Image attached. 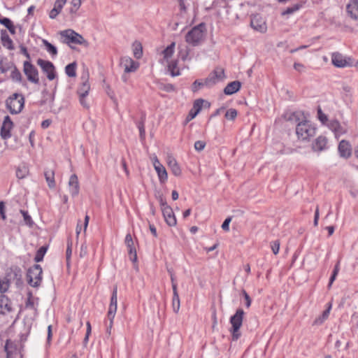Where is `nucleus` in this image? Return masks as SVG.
<instances>
[{
  "instance_id": "1",
  "label": "nucleus",
  "mask_w": 358,
  "mask_h": 358,
  "mask_svg": "<svg viewBox=\"0 0 358 358\" xmlns=\"http://www.w3.org/2000/svg\"><path fill=\"white\" fill-rule=\"evenodd\" d=\"M243 310L238 308L236 313L230 318L231 327L229 329V331L231 334V339L234 341H237L241 336L240 329L243 324Z\"/></svg>"
},
{
  "instance_id": "2",
  "label": "nucleus",
  "mask_w": 358,
  "mask_h": 358,
  "mask_svg": "<svg viewBox=\"0 0 358 358\" xmlns=\"http://www.w3.org/2000/svg\"><path fill=\"white\" fill-rule=\"evenodd\" d=\"M24 105V96L18 93H14L6 101V106L11 114L20 113Z\"/></svg>"
},
{
  "instance_id": "3",
  "label": "nucleus",
  "mask_w": 358,
  "mask_h": 358,
  "mask_svg": "<svg viewBox=\"0 0 358 358\" xmlns=\"http://www.w3.org/2000/svg\"><path fill=\"white\" fill-rule=\"evenodd\" d=\"M61 36L64 38L63 43L69 45L71 48V43L77 45H88L87 41L78 33L72 29H66L60 32Z\"/></svg>"
},
{
  "instance_id": "4",
  "label": "nucleus",
  "mask_w": 358,
  "mask_h": 358,
  "mask_svg": "<svg viewBox=\"0 0 358 358\" xmlns=\"http://www.w3.org/2000/svg\"><path fill=\"white\" fill-rule=\"evenodd\" d=\"M296 133L299 138L308 140L315 134V128L308 121L299 122L296 128Z\"/></svg>"
},
{
  "instance_id": "5",
  "label": "nucleus",
  "mask_w": 358,
  "mask_h": 358,
  "mask_svg": "<svg viewBox=\"0 0 358 358\" xmlns=\"http://www.w3.org/2000/svg\"><path fill=\"white\" fill-rule=\"evenodd\" d=\"M204 25L200 24L192 28L186 35V41L193 45H198L203 38Z\"/></svg>"
},
{
  "instance_id": "6",
  "label": "nucleus",
  "mask_w": 358,
  "mask_h": 358,
  "mask_svg": "<svg viewBox=\"0 0 358 358\" xmlns=\"http://www.w3.org/2000/svg\"><path fill=\"white\" fill-rule=\"evenodd\" d=\"M23 72L27 76L28 81L35 85H38L39 74L38 71L30 62L25 61L23 63Z\"/></svg>"
},
{
  "instance_id": "7",
  "label": "nucleus",
  "mask_w": 358,
  "mask_h": 358,
  "mask_svg": "<svg viewBox=\"0 0 358 358\" xmlns=\"http://www.w3.org/2000/svg\"><path fill=\"white\" fill-rule=\"evenodd\" d=\"M42 268L40 265L35 264L28 270L27 278L29 284L32 287H37L42 280Z\"/></svg>"
},
{
  "instance_id": "8",
  "label": "nucleus",
  "mask_w": 358,
  "mask_h": 358,
  "mask_svg": "<svg viewBox=\"0 0 358 358\" xmlns=\"http://www.w3.org/2000/svg\"><path fill=\"white\" fill-rule=\"evenodd\" d=\"M37 64L41 68L43 72L46 74L49 80H52L56 78L55 67L51 62L38 59Z\"/></svg>"
},
{
  "instance_id": "9",
  "label": "nucleus",
  "mask_w": 358,
  "mask_h": 358,
  "mask_svg": "<svg viewBox=\"0 0 358 358\" xmlns=\"http://www.w3.org/2000/svg\"><path fill=\"white\" fill-rule=\"evenodd\" d=\"M224 78V69L216 68L214 71L205 79V85L207 87H212Z\"/></svg>"
},
{
  "instance_id": "10",
  "label": "nucleus",
  "mask_w": 358,
  "mask_h": 358,
  "mask_svg": "<svg viewBox=\"0 0 358 358\" xmlns=\"http://www.w3.org/2000/svg\"><path fill=\"white\" fill-rule=\"evenodd\" d=\"M120 65L124 68L125 73L134 72L139 66L138 62L134 61L131 57L127 56L121 58Z\"/></svg>"
},
{
  "instance_id": "11",
  "label": "nucleus",
  "mask_w": 358,
  "mask_h": 358,
  "mask_svg": "<svg viewBox=\"0 0 358 358\" xmlns=\"http://www.w3.org/2000/svg\"><path fill=\"white\" fill-rule=\"evenodd\" d=\"M250 24L255 30L261 33H264L267 29L264 19L257 14L252 17Z\"/></svg>"
},
{
  "instance_id": "12",
  "label": "nucleus",
  "mask_w": 358,
  "mask_h": 358,
  "mask_svg": "<svg viewBox=\"0 0 358 358\" xmlns=\"http://www.w3.org/2000/svg\"><path fill=\"white\" fill-rule=\"evenodd\" d=\"M332 64L338 68H343L351 65L350 59H347L339 52H334L331 55Z\"/></svg>"
},
{
  "instance_id": "13",
  "label": "nucleus",
  "mask_w": 358,
  "mask_h": 358,
  "mask_svg": "<svg viewBox=\"0 0 358 358\" xmlns=\"http://www.w3.org/2000/svg\"><path fill=\"white\" fill-rule=\"evenodd\" d=\"M13 127V123L8 115L4 117L1 129V136L3 139H8L11 136L10 131Z\"/></svg>"
},
{
  "instance_id": "14",
  "label": "nucleus",
  "mask_w": 358,
  "mask_h": 358,
  "mask_svg": "<svg viewBox=\"0 0 358 358\" xmlns=\"http://www.w3.org/2000/svg\"><path fill=\"white\" fill-rule=\"evenodd\" d=\"M346 13L350 19L358 22V0H350L347 3Z\"/></svg>"
},
{
  "instance_id": "15",
  "label": "nucleus",
  "mask_w": 358,
  "mask_h": 358,
  "mask_svg": "<svg viewBox=\"0 0 358 358\" xmlns=\"http://www.w3.org/2000/svg\"><path fill=\"white\" fill-rule=\"evenodd\" d=\"M328 127L334 132L336 138H338L347 132L346 127L341 124L337 120H331L329 123Z\"/></svg>"
},
{
  "instance_id": "16",
  "label": "nucleus",
  "mask_w": 358,
  "mask_h": 358,
  "mask_svg": "<svg viewBox=\"0 0 358 358\" xmlns=\"http://www.w3.org/2000/svg\"><path fill=\"white\" fill-rule=\"evenodd\" d=\"M166 164L171 169V173L177 177L182 175V170L176 159L172 155H168L166 157Z\"/></svg>"
},
{
  "instance_id": "17",
  "label": "nucleus",
  "mask_w": 358,
  "mask_h": 358,
  "mask_svg": "<svg viewBox=\"0 0 358 358\" xmlns=\"http://www.w3.org/2000/svg\"><path fill=\"white\" fill-rule=\"evenodd\" d=\"M90 90V85L88 83L87 80L83 81L81 86L79 87L78 90V93L80 96V103L85 108H88V105L86 103L85 98L88 94L89 91Z\"/></svg>"
},
{
  "instance_id": "18",
  "label": "nucleus",
  "mask_w": 358,
  "mask_h": 358,
  "mask_svg": "<svg viewBox=\"0 0 358 358\" xmlns=\"http://www.w3.org/2000/svg\"><path fill=\"white\" fill-rule=\"evenodd\" d=\"M162 213L169 226L173 227L176 224V218L170 206H166L164 208H162Z\"/></svg>"
},
{
  "instance_id": "19",
  "label": "nucleus",
  "mask_w": 358,
  "mask_h": 358,
  "mask_svg": "<svg viewBox=\"0 0 358 358\" xmlns=\"http://www.w3.org/2000/svg\"><path fill=\"white\" fill-rule=\"evenodd\" d=\"M204 100L199 99L194 101L193 108L190 110L188 115L186 117V122H189L192 119H194L197 114L200 112L202 108L203 103Z\"/></svg>"
},
{
  "instance_id": "20",
  "label": "nucleus",
  "mask_w": 358,
  "mask_h": 358,
  "mask_svg": "<svg viewBox=\"0 0 358 358\" xmlns=\"http://www.w3.org/2000/svg\"><path fill=\"white\" fill-rule=\"evenodd\" d=\"M12 311V305L10 299L5 295L0 296V314L6 315Z\"/></svg>"
},
{
  "instance_id": "21",
  "label": "nucleus",
  "mask_w": 358,
  "mask_h": 358,
  "mask_svg": "<svg viewBox=\"0 0 358 358\" xmlns=\"http://www.w3.org/2000/svg\"><path fill=\"white\" fill-rule=\"evenodd\" d=\"M327 145V138L325 136H320L312 144V148L315 152H320L325 150Z\"/></svg>"
},
{
  "instance_id": "22",
  "label": "nucleus",
  "mask_w": 358,
  "mask_h": 358,
  "mask_svg": "<svg viewBox=\"0 0 358 358\" xmlns=\"http://www.w3.org/2000/svg\"><path fill=\"white\" fill-rule=\"evenodd\" d=\"M69 187L72 196H76L78 194L80 187L78 176L76 174L71 176L69 181Z\"/></svg>"
},
{
  "instance_id": "23",
  "label": "nucleus",
  "mask_w": 358,
  "mask_h": 358,
  "mask_svg": "<svg viewBox=\"0 0 358 358\" xmlns=\"http://www.w3.org/2000/svg\"><path fill=\"white\" fill-rule=\"evenodd\" d=\"M338 152L341 157L344 158L349 157L352 153V149L350 143L347 141H341L338 145Z\"/></svg>"
},
{
  "instance_id": "24",
  "label": "nucleus",
  "mask_w": 358,
  "mask_h": 358,
  "mask_svg": "<svg viewBox=\"0 0 358 358\" xmlns=\"http://www.w3.org/2000/svg\"><path fill=\"white\" fill-rule=\"evenodd\" d=\"M66 1L67 0H56L54 8L50 10L49 14V17L51 19H55L60 13Z\"/></svg>"
},
{
  "instance_id": "25",
  "label": "nucleus",
  "mask_w": 358,
  "mask_h": 358,
  "mask_svg": "<svg viewBox=\"0 0 358 358\" xmlns=\"http://www.w3.org/2000/svg\"><path fill=\"white\" fill-rule=\"evenodd\" d=\"M241 86L239 81H233L229 83L224 89V93L227 95H231L238 92Z\"/></svg>"
},
{
  "instance_id": "26",
  "label": "nucleus",
  "mask_w": 358,
  "mask_h": 358,
  "mask_svg": "<svg viewBox=\"0 0 358 358\" xmlns=\"http://www.w3.org/2000/svg\"><path fill=\"white\" fill-rule=\"evenodd\" d=\"M1 41L2 45L7 48L8 50H13L14 46L13 45V41L10 39L9 36L8 35L6 31L2 30L1 33Z\"/></svg>"
},
{
  "instance_id": "27",
  "label": "nucleus",
  "mask_w": 358,
  "mask_h": 358,
  "mask_svg": "<svg viewBox=\"0 0 358 358\" xmlns=\"http://www.w3.org/2000/svg\"><path fill=\"white\" fill-rule=\"evenodd\" d=\"M159 180L161 183H164L167 181L168 179V173L164 166H159L158 169H155Z\"/></svg>"
},
{
  "instance_id": "28",
  "label": "nucleus",
  "mask_w": 358,
  "mask_h": 358,
  "mask_svg": "<svg viewBox=\"0 0 358 358\" xmlns=\"http://www.w3.org/2000/svg\"><path fill=\"white\" fill-rule=\"evenodd\" d=\"M45 180L50 188L55 187V173L52 170H48L45 172Z\"/></svg>"
},
{
  "instance_id": "29",
  "label": "nucleus",
  "mask_w": 358,
  "mask_h": 358,
  "mask_svg": "<svg viewBox=\"0 0 358 358\" xmlns=\"http://www.w3.org/2000/svg\"><path fill=\"white\" fill-rule=\"evenodd\" d=\"M10 78L13 81L21 82L22 76L20 71L13 65L11 68Z\"/></svg>"
},
{
  "instance_id": "30",
  "label": "nucleus",
  "mask_w": 358,
  "mask_h": 358,
  "mask_svg": "<svg viewBox=\"0 0 358 358\" xmlns=\"http://www.w3.org/2000/svg\"><path fill=\"white\" fill-rule=\"evenodd\" d=\"M168 63V71L170 72L172 76H176L180 74L179 69L177 67V62L171 61Z\"/></svg>"
},
{
  "instance_id": "31",
  "label": "nucleus",
  "mask_w": 358,
  "mask_h": 358,
  "mask_svg": "<svg viewBox=\"0 0 358 358\" xmlns=\"http://www.w3.org/2000/svg\"><path fill=\"white\" fill-rule=\"evenodd\" d=\"M174 48L175 43H172L163 51L164 59L166 60V62H169V59L173 56L174 53Z\"/></svg>"
},
{
  "instance_id": "32",
  "label": "nucleus",
  "mask_w": 358,
  "mask_h": 358,
  "mask_svg": "<svg viewBox=\"0 0 358 358\" xmlns=\"http://www.w3.org/2000/svg\"><path fill=\"white\" fill-rule=\"evenodd\" d=\"M82 4L81 0H71L70 2L69 12L71 14H76Z\"/></svg>"
},
{
  "instance_id": "33",
  "label": "nucleus",
  "mask_w": 358,
  "mask_h": 358,
  "mask_svg": "<svg viewBox=\"0 0 358 358\" xmlns=\"http://www.w3.org/2000/svg\"><path fill=\"white\" fill-rule=\"evenodd\" d=\"M117 311V306H110L108 312V317L110 320V329L113 327V320Z\"/></svg>"
},
{
  "instance_id": "34",
  "label": "nucleus",
  "mask_w": 358,
  "mask_h": 358,
  "mask_svg": "<svg viewBox=\"0 0 358 358\" xmlns=\"http://www.w3.org/2000/svg\"><path fill=\"white\" fill-rule=\"evenodd\" d=\"M43 42V44L45 45V47L46 48V50L48 52H50L51 55H52L53 56H55L57 55V48L55 46H54L52 44H51L50 43H49L47 40L45 39H43L42 41Z\"/></svg>"
},
{
  "instance_id": "35",
  "label": "nucleus",
  "mask_w": 358,
  "mask_h": 358,
  "mask_svg": "<svg viewBox=\"0 0 358 358\" xmlns=\"http://www.w3.org/2000/svg\"><path fill=\"white\" fill-rule=\"evenodd\" d=\"M125 244L127 245V247L129 250V255H131L133 253L134 250H136L134 247V241L132 239V237L131 234H127L125 237Z\"/></svg>"
},
{
  "instance_id": "36",
  "label": "nucleus",
  "mask_w": 358,
  "mask_h": 358,
  "mask_svg": "<svg viewBox=\"0 0 358 358\" xmlns=\"http://www.w3.org/2000/svg\"><path fill=\"white\" fill-rule=\"evenodd\" d=\"M76 64L75 62L68 64L65 68V72L69 77H75Z\"/></svg>"
},
{
  "instance_id": "37",
  "label": "nucleus",
  "mask_w": 358,
  "mask_h": 358,
  "mask_svg": "<svg viewBox=\"0 0 358 358\" xmlns=\"http://www.w3.org/2000/svg\"><path fill=\"white\" fill-rule=\"evenodd\" d=\"M301 6L302 5L300 3H296L290 7H288L286 10H285L282 13V15H291V14L294 13V12L297 11L298 10H299V8L301 7Z\"/></svg>"
},
{
  "instance_id": "38",
  "label": "nucleus",
  "mask_w": 358,
  "mask_h": 358,
  "mask_svg": "<svg viewBox=\"0 0 358 358\" xmlns=\"http://www.w3.org/2000/svg\"><path fill=\"white\" fill-rule=\"evenodd\" d=\"M47 251V248L44 246L40 248L36 252L34 260L36 262H41L43 259V257Z\"/></svg>"
},
{
  "instance_id": "39",
  "label": "nucleus",
  "mask_w": 358,
  "mask_h": 358,
  "mask_svg": "<svg viewBox=\"0 0 358 358\" xmlns=\"http://www.w3.org/2000/svg\"><path fill=\"white\" fill-rule=\"evenodd\" d=\"M330 309L331 305H329V308L322 313V315L320 317L315 320V323L318 324H322L329 317Z\"/></svg>"
},
{
  "instance_id": "40",
  "label": "nucleus",
  "mask_w": 358,
  "mask_h": 358,
  "mask_svg": "<svg viewBox=\"0 0 358 358\" xmlns=\"http://www.w3.org/2000/svg\"><path fill=\"white\" fill-rule=\"evenodd\" d=\"M237 115H238V112L236 109L229 108V110H227V112L225 113V117L228 120L233 121L236 119V117H237Z\"/></svg>"
},
{
  "instance_id": "41",
  "label": "nucleus",
  "mask_w": 358,
  "mask_h": 358,
  "mask_svg": "<svg viewBox=\"0 0 358 358\" xmlns=\"http://www.w3.org/2000/svg\"><path fill=\"white\" fill-rule=\"evenodd\" d=\"M9 285V280L6 278H0V292H6L8 290Z\"/></svg>"
},
{
  "instance_id": "42",
  "label": "nucleus",
  "mask_w": 358,
  "mask_h": 358,
  "mask_svg": "<svg viewBox=\"0 0 358 358\" xmlns=\"http://www.w3.org/2000/svg\"><path fill=\"white\" fill-rule=\"evenodd\" d=\"M172 306L173 311L177 313L180 307L179 295L173 296Z\"/></svg>"
},
{
  "instance_id": "43",
  "label": "nucleus",
  "mask_w": 358,
  "mask_h": 358,
  "mask_svg": "<svg viewBox=\"0 0 358 358\" xmlns=\"http://www.w3.org/2000/svg\"><path fill=\"white\" fill-rule=\"evenodd\" d=\"M134 55L136 59H140L143 55L142 46L138 43L134 45Z\"/></svg>"
},
{
  "instance_id": "44",
  "label": "nucleus",
  "mask_w": 358,
  "mask_h": 358,
  "mask_svg": "<svg viewBox=\"0 0 358 358\" xmlns=\"http://www.w3.org/2000/svg\"><path fill=\"white\" fill-rule=\"evenodd\" d=\"M159 89L162 90H164L166 92H174L175 91V87L174 85H173L172 84H164V83H161L159 84Z\"/></svg>"
},
{
  "instance_id": "45",
  "label": "nucleus",
  "mask_w": 358,
  "mask_h": 358,
  "mask_svg": "<svg viewBox=\"0 0 358 358\" xmlns=\"http://www.w3.org/2000/svg\"><path fill=\"white\" fill-rule=\"evenodd\" d=\"M27 173H28V171L25 166H23L22 168L20 167L17 169L16 176L18 178L22 179V178H25Z\"/></svg>"
},
{
  "instance_id": "46",
  "label": "nucleus",
  "mask_w": 358,
  "mask_h": 358,
  "mask_svg": "<svg viewBox=\"0 0 358 358\" xmlns=\"http://www.w3.org/2000/svg\"><path fill=\"white\" fill-rule=\"evenodd\" d=\"M20 213L22 215V216L24 217V221L25 224L29 226H32V224H33L32 219L30 217V215H28L27 212L20 210Z\"/></svg>"
},
{
  "instance_id": "47",
  "label": "nucleus",
  "mask_w": 358,
  "mask_h": 358,
  "mask_svg": "<svg viewBox=\"0 0 358 358\" xmlns=\"http://www.w3.org/2000/svg\"><path fill=\"white\" fill-rule=\"evenodd\" d=\"M117 287H114L112 296L110 299V306H117Z\"/></svg>"
},
{
  "instance_id": "48",
  "label": "nucleus",
  "mask_w": 358,
  "mask_h": 358,
  "mask_svg": "<svg viewBox=\"0 0 358 358\" xmlns=\"http://www.w3.org/2000/svg\"><path fill=\"white\" fill-rule=\"evenodd\" d=\"M271 248L274 255H277L280 250V242L279 241H275L271 242Z\"/></svg>"
},
{
  "instance_id": "49",
  "label": "nucleus",
  "mask_w": 358,
  "mask_h": 358,
  "mask_svg": "<svg viewBox=\"0 0 358 358\" xmlns=\"http://www.w3.org/2000/svg\"><path fill=\"white\" fill-rule=\"evenodd\" d=\"M87 254V245L85 243H83L80 246L79 256L81 258L85 257Z\"/></svg>"
},
{
  "instance_id": "50",
  "label": "nucleus",
  "mask_w": 358,
  "mask_h": 358,
  "mask_svg": "<svg viewBox=\"0 0 358 358\" xmlns=\"http://www.w3.org/2000/svg\"><path fill=\"white\" fill-rule=\"evenodd\" d=\"M206 143L203 141H197L194 143V148L197 151H201L204 149Z\"/></svg>"
},
{
  "instance_id": "51",
  "label": "nucleus",
  "mask_w": 358,
  "mask_h": 358,
  "mask_svg": "<svg viewBox=\"0 0 358 358\" xmlns=\"http://www.w3.org/2000/svg\"><path fill=\"white\" fill-rule=\"evenodd\" d=\"M206 86L205 80L203 82H201L199 80H195L192 85V90L194 92L197 91L200 87Z\"/></svg>"
},
{
  "instance_id": "52",
  "label": "nucleus",
  "mask_w": 358,
  "mask_h": 358,
  "mask_svg": "<svg viewBox=\"0 0 358 358\" xmlns=\"http://www.w3.org/2000/svg\"><path fill=\"white\" fill-rule=\"evenodd\" d=\"M317 115H318L319 120L322 123H324L327 120V115L322 111L320 108H318V109H317Z\"/></svg>"
},
{
  "instance_id": "53",
  "label": "nucleus",
  "mask_w": 358,
  "mask_h": 358,
  "mask_svg": "<svg viewBox=\"0 0 358 358\" xmlns=\"http://www.w3.org/2000/svg\"><path fill=\"white\" fill-rule=\"evenodd\" d=\"M0 23L3 24L7 29L13 25L11 20L6 17H0Z\"/></svg>"
},
{
  "instance_id": "54",
  "label": "nucleus",
  "mask_w": 358,
  "mask_h": 358,
  "mask_svg": "<svg viewBox=\"0 0 358 358\" xmlns=\"http://www.w3.org/2000/svg\"><path fill=\"white\" fill-rule=\"evenodd\" d=\"M151 160L152 162V164H153V166L155 168V170L158 169L159 166H163L160 162L159 161L156 155H153L152 157H151Z\"/></svg>"
},
{
  "instance_id": "55",
  "label": "nucleus",
  "mask_w": 358,
  "mask_h": 358,
  "mask_svg": "<svg viewBox=\"0 0 358 358\" xmlns=\"http://www.w3.org/2000/svg\"><path fill=\"white\" fill-rule=\"evenodd\" d=\"M231 221V217H227L224 221V222L222 223V229L226 231H229V224Z\"/></svg>"
},
{
  "instance_id": "56",
  "label": "nucleus",
  "mask_w": 358,
  "mask_h": 358,
  "mask_svg": "<svg viewBox=\"0 0 358 358\" xmlns=\"http://www.w3.org/2000/svg\"><path fill=\"white\" fill-rule=\"evenodd\" d=\"M294 69L299 72H303L305 70V66L301 63H294Z\"/></svg>"
},
{
  "instance_id": "57",
  "label": "nucleus",
  "mask_w": 358,
  "mask_h": 358,
  "mask_svg": "<svg viewBox=\"0 0 358 358\" xmlns=\"http://www.w3.org/2000/svg\"><path fill=\"white\" fill-rule=\"evenodd\" d=\"M242 293L246 301L245 305L248 308H249L251 305V299L245 290H243Z\"/></svg>"
},
{
  "instance_id": "58",
  "label": "nucleus",
  "mask_w": 358,
  "mask_h": 358,
  "mask_svg": "<svg viewBox=\"0 0 358 358\" xmlns=\"http://www.w3.org/2000/svg\"><path fill=\"white\" fill-rule=\"evenodd\" d=\"M130 256V259L135 264V268L136 270H138V266L136 264L137 263V254H136V250H134L133 251V253L131 255H129Z\"/></svg>"
},
{
  "instance_id": "59",
  "label": "nucleus",
  "mask_w": 358,
  "mask_h": 358,
  "mask_svg": "<svg viewBox=\"0 0 358 358\" xmlns=\"http://www.w3.org/2000/svg\"><path fill=\"white\" fill-rule=\"evenodd\" d=\"M0 216L3 220L6 219L5 206L3 201H0Z\"/></svg>"
},
{
  "instance_id": "60",
  "label": "nucleus",
  "mask_w": 358,
  "mask_h": 358,
  "mask_svg": "<svg viewBox=\"0 0 358 358\" xmlns=\"http://www.w3.org/2000/svg\"><path fill=\"white\" fill-rule=\"evenodd\" d=\"M158 200H159V203H160V205L162 206V209L164 208L166 206H169L167 204L165 198H164V196L162 195L159 196Z\"/></svg>"
},
{
  "instance_id": "61",
  "label": "nucleus",
  "mask_w": 358,
  "mask_h": 358,
  "mask_svg": "<svg viewBox=\"0 0 358 358\" xmlns=\"http://www.w3.org/2000/svg\"><path fill=\"white\" fill-rule=\"evenodd\" d=\"M71 247H72V243H68V245H67V248H66V260H67V262L70 259V257L72 253Z\"/></svg>"
},
{
  "instance_id": "62",
  "label": "nucleus",
  "mask_w": 358,
  "mask_h": 358,
  "mask_svg": "<svg viewBox=\"0 0 358 358\" xmlns=\"http://www.w3.org/2000/svg\"><path fill=\"white\" fill-rule=\"evenodd\" d=\"M319 208L318 206L316 207L315 212V217H314V225L317 226L318 224V220H319Z\"/></svg>"
},
{
  "instance_id": "63",
  "label": "nucleus",
  "mask_w": 358,
  "mask_h": 358,
  "mask_svg": "<svg viewBox=\"0 0 358 358\" xmlns=\"http://www.w3.org/2000/svg\"><path fill=\"white\" fill-rule=\"evenodd\" d=\"M138 129L140 131V136L142 139L145 138V128L143 124H140L138 125Z\"/></svg>"
},
{
  "instance_id": "64",
  "label": "nucleus",
  "mask_w": 358,
  "mask_h": 358,
  "mask_svg": "<svg viewBox=\"0 0 358 358\" xmlns=\"http://www.w3.org/2000/svg\"><path fill=\"white\" fill-rule=\"evenodd\" d=\"M51 123V121L49 120H43L41 123V127L43 128V129H46L48 128L50 124Z\"/></svg>"
}]
</instances>
